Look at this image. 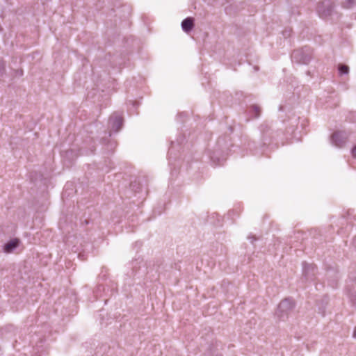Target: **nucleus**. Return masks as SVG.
<instances>
[{
    "label": "nucleus",
    "instance_id": "obj_12",
    "mask_svg": "<svg viewBox=\"0 0 356 356\" xmlns=\"http://www.w3.org/2000/svg\"><path fill=\"white\" fill-rule=\"evenodd\" d=\"M6 72V65L4 61L0 60V78L3 77Z\"/></svg>",
    "mask_w": 356,
    "mask_h": 356
},
{
    "label": "nucleus",
    "instance_id": "obj_5",
    "mask_svg": "<svg viewBox=\"0 0 356 356\" xmlns=\"http://www.w3.org/2000/svg\"><path fill=\"white\" fill-rule=\"evenodd\" d=\"M111 131L118 132L122 126V117L118 113H114L109 120Z\"/></svg>",
    "mask_w": 356,
    "mask_h": 356
},
{
    "label": "nucleus",
    "instance_id": "obj_8",
    "mask_svg": "<svg viewBox=\"0 0 356 356\" xmlns=\"http://www.w3.org/2000/svg\"><path fill=\"white\" fill-rule=\"evenodd\" d=\"M193 19L191 17L184 19L181 22V28L184 31L188 33L193 28Z\"/></svg>",
    "mask_w": 356,
    "mask_h": 356
},
{
    "label": "nucleus",
    "instance_id": "obj_3",
    "mask_svg": "<svg viewBox=\"0 0 356 356\" xmlns=\"http://www.w3.org/2000/svg\"><path fill=\"white\" fill-rule=\"evenodd\" d=\"M334 5L330 0H323L317 6V13L321 18H325L331 15Z\"/></svg>",
    "mask_w": 356,
    "mask_h": 356
},
{
    "label": "nucleus",
    "instance_id": "obj_16",
    "mask_svg": "<svg viewBox=\"0 0 356 356\" xmlns=\"http://www.w3.org/2000/svg\"><path fill=\"white\" fill-rule=\"evenodd\" d=\"M353 337L356 339V327L355 328L353 332Z\"/></svg>",
    "mask_w": 356,
    "mask_h": 356
},
{
    "label": "nucleus",
    "instance_id": "obj_11",
    "mask_svg": "<svg viewBox=\"0 0 356 356\" xmlns=\"http://www.w3.org/2000/svg\"><path fill=\"white\" fill-rule=\"evenodd\" d=\"M251 111L254 113V118H258L260 115L261 108L257 105L251 106Z\"/></svg>",
    "mask_w": 356,
    "mask_h": 356
},
{
    "label": "nucleus",
    "instance_id": "obj_14",
    "mask_svg": "<svg viewBox=\"0 0 356 356\" xmlns=\"http://www.w3.org/2000/svg\"><path fill=\"white\" fill-rule=\"evenodd\" d=\"M353 156L356 158V145L352 149Z\"/></svg>",
    "mask_w": 356,
    "mask_h": 356
},
{
    "label": "nucleus",
    "instance_id": "obj_6",
    "mask_svg": "<svg viewBox=\"0 0 356 356\" xmlns=\"http://www.w3.org/2000/svg\"><path fill=\"white\" fill-rule=\"evenodd\" d=\"M302 274L307 280L312 279V276L314 275V271L316 269V266L314 264H309L304 263L302 264Z\"/></svg>",
    "mask_w": 356,
    "mask_h": 356
},
{
    "label": "nucleus",
    "instance_id": "obj_9",
    "mask_svg": "<svg viewBox=\"0 0 356 356\" xmlns=\"http://www.w3.org/2000/svg\"><path fill=\"white\" fill-rule=\"evenodd\" d=\"M338 70L340 75L348 74L349 73V67L343 64H339Z\"/></svg>",
    "mask_w": 356,
    "mask_h": 356
},
{
    "label": "nucleus",
    "instance_id": "obj_1",
    "mask_svg": "<svg viewBox=\"0 0 356 356\" xmlns=\"http://www.w3.org/2000/svg\"><path fill=\"white\" fill-rule=\"evenodd\" d=\"M311 58L312 51L307 47L294 50L291 54L292 61L299 64H307Z\"/></svg>",
    "mask_w": 356,
    "mask_h": 356
},
{
    "label": "nucleus",
    "instance_id": "obj_10",
    "mask_svg": "<svg viewBox=\"0 0 356 356\" xmlns=\"http://www.w3.org/2000/svg\"><path fill=\"white\" fill-rule=\"evenodd\" d=\"M341 5L345 8H350L354 5V0H343Z\"/></svg>",
    "mask_w": 356,
    "mask_h": 356
},
{
    "label": "nucleus",
    "instance_id": "obj_15",
    "mask_svg": "<svg viewBox=\"0 0 356 356\" xmlns=\"http://www.w3.org/2000/svg\"><path fill=\"white\" fill-rule=\"evenodd\" d=\"M17 74L19 75V76H22L23 74V71L22 70H17Z\"/></svg>",
    "mask_w": 356,
    "mask_h": 356
},
{
    "label": "nucleus",
    "instance_id": "obj_2",
    "mask_svg": "<svg viewBox=\"0 0 356 356\" xmlns=\"http://www.w3.org/2000/svg\"><path fill=\"white\" fill-rule=\"evenodd\" d=\"M295 306L294 302L291 298H286L282 300L278 305L276 314L277 316L284 320L289 314L293 309Z\"/></svg>",
    "mask_w": 356,
    "mask_h": 356
},
{
    "label": "nucleus",
    "instance_id": "obj_13",
    "mask_svg": "<svg viewBox=\"0 0 356 356\" xmlns=\"http://www.w3.org/2000/svg\"><path fill=\"white\" fill-rule=\"evenodd\" d=\"M351 118H352V121L354 122H356V112H353L351 113Z\"/></svg>",
    "mask_w": 356,
    "mask_h": 356
},
{
    "label": "nucleus",
    "instance_id": "obj_7",
    "mask_svg": "<svg viewBox=\"0 0 356 356\" xmlns=\"http://www.w3.org/2000/svg\"><path fill=\"white\" fill-rule=\"evenodd\" d=\"M19 245V240L17 238L13 239L5 244L3 250L6 252H12Z\"/></svg>",
    "mask_w": 356,
    "mask_h": 356
},
{
    "label": "nucleus",
    "instance_id": "obj_19",
    "mask_svg": "<svg viewBox=\"0 0 356 356\" xmlns=\"http://www.w3.org/2000/svg\"><path fill=\"white\" fill-rule=\"evenodd\" d=\"M211 159H212L213 161H215V160H214V157H213V156H212V157H211Z\"/></svg>",
    "mask_w": 356,
    "mask_h": 356
},
{
    "label": "nucleus",
    "instance_id": "obj_18",
    "mask_svg": "<svg viewBox=\"0 0 356 356\" xmlns=\"http://www.w3.org/2000/svg\"><path fill=\"white\" fill-rule=\"evenodd\" d=\"M353 243L356 246V236L353 239Z\"/></svg>",
    "mask_w": 356,
    "mask_h": 356
},
{
    "label": "nucleus",
    "instance_id": "obj_4",
    "mask_svg": "<svg viewBox=\"0 0 356 356\" xmlns=\"http://www.w3.org/2000/svg\"><path fill=\"white\" fill-rule=\"evenodd\" d=\"M348 136V133L346 131H336L331 136V142L334 146L342 147L346 144Z\"/></svg>",
    "mask_w": 356,
    "mask_h": 356
},
{
    "label": "nucleus",
    "instance_id": "obj_17",
    "mask_svg": "<svg viewBox=\"0 0 356 356\" xmlns=\"http://www.w3.org/2000/svg\"><path fill=\"white\" fill-rule=\"evenodd\" d=\"M248 238H252V243L253 242V241L256 240V238L254 236L248 237Z\"/></svg>",
    "mask_w": 356,
    "mask_h": 356
}]
</instances>
